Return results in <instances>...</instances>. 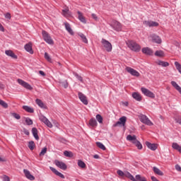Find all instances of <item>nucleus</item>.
Segmentation results:
<instances>
[{"label": "nucleus", "instance_id": "56", "mask_svg": "<svg viewBox=\"0 0 181 181\" xmlns=\"http://www.w3.org/2000/svg\"><path fill=\"white\" fill-rule=\"evenodd\" d=\"M92 18L95 19V21H97V19H98V17H97V15L95 13H92Z\"/></svg>", "mask_w": 181, "mask_h": 181}, {"label": "nucleus", "instance_id": "53", "mask_svg": "<svg viewBox=\"0 0 181 181\" xmlns=\"http://www.w3.org/2000/svg\"><path fill=\"white\" fill-rule=\"evenodd\" d=\"M23 132H24L25 135L29 136L30 134L29 130L26 129L25 128L23 129Z\"/></svg>", "mask_w": 181, "mask_h": 181}, {"label": "nucleus", "instance_id": "49", "mask_svg": "<svg viewBox=\"0 0 181 181\" xmlns=\"http://www.w3.org/2000/svg\"><path fill=\"white\" fill-rule=\"evenodd\" d=\"M61 86H62L64 88H67V87H69V83L67 81H62L61 82Z\"/></svg>", "mask_w": 181, "mask_h": 181}, {"label": "nucleus", "instance_id": "47", "mask_svg": "<svg viewBox=\"0 0 181 181\" xmlns=\"http://www.w3.org/2000/svg\"><path fill=\"white\" fill-rule=\"evenodd\" d=\"M11 117H13V118H16V119H19L21 118V115L19 114L11 112Z\"/></svg>", "mask_w": 181, "mask_h": 181}, {"label": "nucleus", "instance_id": "61", "mask_svg": "<svg viewBox=\"0 0 181 181\" xmlns=\"http://www.w3.org/2000/svg\"><path fill=\"white\" fill-rule=\"evenodd\" d=\"M151 180H152V181H158V180L156 179V177H153V176L151 177Z\"/></svg>", "mask_w": 181, "mask_h": 181}, {"label": "nucleus", "instance_id": "5", "mask_svg": "<svg viewBox=\"0 0 181 181\" xmlns=\"http://www.w3.org/2000/svg\"><path fill=\"white\" fill-rule=\"evenodd\" d=\"M111 28L114 29V30H116L117 32L121 31V29H122V26L121 25V23L113 20L112 23H110Z\"/></svg>", "mask_w": 181, "mask_h": 181}, {"label": "nucleus", "instance_id": "16", "mask_svg": "<svg viewBox=\"0 0 181 181\" xmlns=\"http://www.w3.org/2000/svg\"><path fill=\"white\" fill-rule=\"evenodd\" d=\"M23 173L25 177H27V179H29V180H35V176L30 174V171H29V170L24 169Z\"/></svg>", "mask_w": 181, "mask_h": 181}, {"label": "nucleus", "instance_id": "32", "mask_svg": "<svg viewBox=\"0 0 181 181\" xmlns=\"http://www.w3.org/2000/svg\"><path fill=\"white\" fill-rule=\"evenodd\" d=\"M124 177H128V179H129L130 180L134 181L135 180V177H134L129 172H126L124 173Z\"/></svg>", "mask_w": 181, "mask_h": 181}, {"label": "nucleus", "instance_id": "2", "mask_svg": "<svg viewBox=\"0 0 181 181\" xmlns=\"http://www.w3.org/2000/svg\"><path fill=\"white\" fill-rule=\"evenodd\" d=\"M101 44L106 52H108L109 53L112 52V45L111 42H110V41L103 38L101 40Z\"/></svg>", "mask_w": 181, "mask_h": 181}, {"label": "nucleus", "instance_id": "19", "mask_svg": "<svg viewBox=\"0 0 181 181\" xmlns=\"http://www.w3.org/2000/svg\"><path fill=\"white\" fill-rule=\"evenodd\" d=\"M78 13V19L80 21V22H82V23H87V21L86 20V17L83 16V13L81 11H77Z\"/></svg>", "mask_w": 181, "mask_h": 181}, {"label": "nucleus", "instance_id": "51", "mask_svg": "<svg viewBox=\"0 0 181 181\" xmlns=\"http://www.w3.org/2000/svg\"><path fill=\"white\" fill-rule=\"evenodd\" d=\"M45 59L47 60V62H52V58H50V56L47 52H45Z\"/></svg>", "mask_w": 181, "mask_h": 181}, {"label": "nucleus", "instance_id": "38", "mask_svg": "<svg viewBox=\"0 0 181 181\" xmlns=\"http://www.w3.org/2000/svg\"><path fill=\"white\" fill-rule=\"evenodd\" d=\"M28 148L30 151H33L35 149V141H30L28 142Z\"/></svg>", "mask_w": 181, "mask_h": 181}, {"label": "nucleus", "instance_id": "24", "mask_svg": "<svg viewBox=\"0 0 181 181\" xmlns=\"http://www.w3.org/2000/svg\"><path fill=\"white\" fill-rule=\"evenodd\" d=\"M23 110H24L27 112H29L30 114H33V112H35V110L33 107H30V106L28 105H23Z\"/></svg>", "mask_w": 181, "mask_h": 181}, {"label": "nucleus", "instance_id": "36", "mask_svg": "<svg viewBox=\"0 0 181 181\" xmlns=\"http://www.w3.org/2000/svg\"><path fill=\"white\" fill-rule=\"evenodd\" d=\"M96 145L100 148V149H102V151H105V149H107V148H105V146H104V144H103V143L100 141L96 142Z\"/></svg>", "mask_w": 181, "mask_h": 181}, {"label": "nucleus", "instance_id": "43", "mask_svg": "<svg viewBox=\"0 0 181 181\" xmlns=\"http://www.w3.org/2000/svg\"><path fill=\"white\" fill-rule=\"evenodd\" d=\"M175 66L177 69V70L179 71V73L181 74V64L177 62H175Z\"/></svg>", "mask_w": 181, "mask_h": 181}, {"label": "nucleus", "instance_id": "4", "mask_svg": "<svg viewBox=\"0 0 181 181\" xmlns=\"http://www.w3.org/2000/svg\"><path fill=\"white\" fill-rule=\"evenodd\" d=\"M140 121L142 124H145L146 125H148V127H152L153 123L149 119V118L145 115H140Z\"/></svg>", "mask_w": 181, "mask_h": 181}, {"label": "nucleus", "instance_id": "10", "mask_svg": "<svg viewBox=\"0 0 181 181\" xmlns=\"http://www.w3.org/2000/svg\"><path fill=\"white\" fill-rule=\"evenodd\" d=\"M39 118H40V121H41L42 122H44V124H45V125H47V127H48L49 128L53 127V124H52V122H50V121H49L46 117L43 115H40Z\"/></svg>", "mask_w": 181, "mask_h": 181}, {"label": "nucleus", "instance_id": "50", "mask_svg": "<svg viewBox=\"0 0 181 181\" xmlns=\"http://www.w3.org/2000/svg\"><path fill=\"white\" fill-rule=\"evenodd\" d=\"M117 175H119V176H120L121 177H124V176H125V173H124L122 170H118L117 171Z\"/></svg>", "mask_w": 181, "mask_h": 181}, {"label": "nucleus", "instance_id": "7", "mask_svg": "<svg viewBox=\"0 0 181 181\" xmlns=\"http://www.w3.org/2000/svg\"><path fill=\"white\" fill-rule=\"evenodd\" d=\"M141 90L142 93L144 94L146 97H149L150 98H155L154 93L146 88H141Z\"/></svg>", "mask_w": 181, "mask_h": 181}, {"label": "nucleus", "instance_id": "54", "mask_svg": "<svg viewBox=\"0 0 181 181\" xmlns=\"http://www.w3.org/2000/svg\"><path fill=\"white\" fill-rule=\"evenodd\" d=\"M175 169L177 170V172H181V167L179 165V164L175 165Z\"/></svg>", "mask_w": 181, "mask_h": 181}, {"label": "nucleus", "instance_id": "31", "mask_svg": "<svg viewBox=\"0 0 181 181\" xmlns=\"http://www.w3.org/2000/svg\"><path fill=\"white\" fill-rule=\"evenodd\" d=\"M35 103L38 106H40V108H46V105H45V103H43L42 100L36 99Z\"/></svg>", "mask_w": 181, "mask_h": 181}, {"label": "nucleus", "instance_id": "15", "mask_svg": "<svg viewBox=\"0 0 181 181\" xmlns=\"http://www.w3.org/2000/svg\"><path fill=\"white\" fill-rule=\"evenodd\" d=\"M146 145L148 149H151V151H156L158 149V144H151L149 141H146Z\"/></svg>", "mask_w": 181, "mask_h": 181}, {"label": "nucleus", "instance_id": "40", "mask_svg": "<svg viewBox=\"0 0 181 181\" xmlns=\"http://www.w3.org/2000/svg\"><path fill=\"white\" fill-rule=\"evenodd\" d=\"M133 144L135 145V146H136V148L138 149H140V150L142 149V148H143L142 144H141L139 141L137 140L136 141H135Z\"/></svg>", "mask_w": 181, "mask_h": 181}, {"label": "nucleus", "instance_id": "14", "mask_svg": "<svg viewBox=\"0 0 181 181\" xmlns=\"http://www.w3.org/2000/svg\"><path fill=\"white\" fill-rule=\"evenodd\" d=\"M141 52L147 56H152L153 54V51L148 47L142 48Z\"/></svg>", "mask_w": 181, "mask_h": 181}, {"label": "nucleus", "instance_id": "64", "mask_svg": "<svg viewBox=\"0 0 181 181\" xmlns=\"http://www.w3.org/2000/svg\"><path fill=\"white\" fill-rule=\"evenodd\" d=\"M0 162H4V158L0 157Z\"/></svg>", "mask_w": 181, "mask_h": 181}, {"label": "nucleus", "instance_id": "57", "mask_svg": "<svg viewBox=\"0 0 181 181\" xmlns=\"http://www.w3.org/2000/svg\"><path fill=\"white\" fill-rule=\"evenodd\" d=\"M5 18H6V19H11V13H7L5 15Z\"/></svg>", "mask_w": 181, "mask_h": 181}, {"label": "nucleus", "instance_id": "28", "mask_svg": "<svg viewBox=\"0 0 181 181\" xmlns=\"http://www.w3.org/2000/svg\"><path fill=\"white\" fill-rule=\"evenodd\" d=\"M172 148L173 149H175V151H178V152L181 153V146L179 145L177 143H173Z\"/></svg>", "mask_w": 181, "mask_h": 181}, {"label": "nucleus", "instance_id": "20", "mask_svg": "<svg viewBox=\"0 0 181 181\" xmlns=\"http://www.w3.org/2000/svg\"><path fill=\"white\" fill-rule=\"evenodd\" d=\"M24 49L26 50V52H28L30 54H33V49H32L31 43L26 44L24 46Z\"/></svg>", "mask_w": 181, "mask_h": 181}, {"label": "nucleus", "instance_id": "9", "mask_svg": "<svg viewBox=\"0 0 181 181\" xmlns=\"http://www.w3.org/2000/svg\"><path fill=\"white\" fill-rule=\"evenodd\" d=\"M126 71H127V73H129V74L134 76V77H139L140 76L139 72L129 66L126 67Z\"/></svg>", "mask_w": 181, "mask_h": 181}, {"label": "nucleus", "instance_id": "26", "mask_svg": "<svg viewBox=\"0 0 181 181\" xmlns=\"http://www.w3.org/2000/svg\"><path fill=\"white\" fill-rule=\"evenodd\" d=\"M89 125L90 127H92V128H95V127H97V125H98V124L97 123V120H95V119L91 118L89 120Z\"/></svg>", "mask_w": 181, "mask_h": 181}, {"label": "nucleus", "instance_id": "25", "mask_svg": "<svg viewBox=\"0 0 181 181\" xmlns=\"http://www.w3.org/2000/svg\"><path fill=\"white\" fill-rule=\"evenodd\" d=\"M65 25V29L69 32L70 35H74V33L73 32V30L71 29V27L70 26V24L69 23H64Z\"/></svg>", "mask_w": 181, "mask_h": 181}, {"label": "nucleus", "instance_id": "22", "mask_svg": "<svg viewBox=\"0 0 181 181\" xmlns=\"http://www.w3.org/2000/svg\"><path fill=\"white\" fill-rule=\"evenodd\" d=\"M127 140L129 141V142H132V144H134L135 141H136L138 139H136V136L135 135H127Z\"/></svg>", "mask_w": 181, "mask_h": 181}, {"label": "nucleus", "instance_id": "55", "mask_svg": "<svg viewBox=\"0 0 181 181\" xmlns=\"http://www.w3.org/2000/svg\"><path fill=\"white\" fill-rule=\"evenodd\" d=\"M3 180L4 181H10L11 180L9 179V177L4 175Z\"/></svg>", "mask_w": 181, "mask_h": 181}, {"label": "nucleus", "instance_id": "45", "mask_svg": "<svg viewBox=\"0 0 181 181\" xmlns=\"http://www.w3.org/2000/svg\"><path fill=\"white\" fill-rule=\"evenodd\" d=\"M96 119L99 124H103V116L101 115H97Z\"/></svg>", "mask_w": 181, "mask_h": 181}, {"label": "nucleus", "instance_id": "13", "mask_svg": "<svg viewBox=\"0 0 181 181\" xmlns=\"http://www.w3.org/2000/svg\"><path fill=\"white\" fill-rule=\"evenodd\" d=\"M143 24L145 25L146 26H149V28L159 26V23H156L155 21H145L143 22Z\"/></svg>", "mask_w": 181, "mask_h": 181}, {"label": "nucleus", "instance_id": "34", "mask_svg": "<svg viewBox=\"0 0 181 181\" xmlns=\"http://www.w3.org/2000/svg\"><path fill=\"white\" fill-rule=\"evenodd\" d=\"M158 64V66H161L162 67H168L169 66V62L159 61Z\"/></svg>", "mask_w": 181, "mask_h": 181}, {"label": "nucleus", "instance_id": "48", "mask_svg": "<svg viewBox=\"0 0 181 181\" xmlns=\"http://www.w3.org/2000/svg\"><path fill=\"white\" fill-rule=\"evenodd\" d=\"M47 152V148L45 147L42 149L41 152L40 153V156H44Z\"/></svg>", "mask_w": 181, "mask_h": 181}, {"label": "nucleus", "instance_id": "21", "mask_svg": "<svg viewBox=\"0 0 181 181\" xmlns=\"http://www.w3.org/2000/svg\"><path fill=\"white\" fill-rule=\"evenodd\" d=\"M33 136H34L35 139H36V141H39V135H37L38 132H37V129L36 127H33L31 131Z\"/></svg>", "mask_w": 181, "mask_h": 181}, {"label": "nucleus", "instance_id": "6", "mask_svg": "<svg viewBox=\"0 0 181 181\" xmlns=\"http://www.w3.org/2000/svg\"><path fill=\"white\" fill-rule=\"evenodd\" d=\"M127 122V117L123 116L119 119L115 124H113V127L115 128L116 127H125V124Z\"/></svg>", "mask_w": 181, "mask_h": 181}, {"label": "nucleus", "instance_id": "23", "mask_svg": "<svg viewBox=\"0 0 181 181\" xmlns=\"http://www.w3.org/2000/svg\"><path fill=\"white\" fill-rule=\"evenodd\" d=\"M5 54L7 56H9L10 57H12V59H18V56H16L15 54V53H13V52H12V50H6Z\"/></svg>", "mask_w": 181, "mask_h": 181}, {"label": "nucleus", "instance_id": "35", "mask_svg": "<svg viewBox=\"0 0 181 181\" xmlns=\"http://www.w3.org/2000/svg\"><path fill=\"white\" fill-rule=\"evenodd\" d=\"M134 181H146V178H145L144 177H141L140 175H136Z\"/></svg>", "mask_w": 181, "mask_h": 181}, {"label": "nucleus", "instance_id": "29", "mask_svg": "<svg viewBox=\"0 0 181 181\" xmlns=\"http://www.w3.org/2000/svg\"><path fill=\"white\" fill-rule=\"evenodd\" d=\"M153 170L156 175H158V176H163V172L160 170L157 167H153Z\"/></svg>", "mask_w": 181, "mask_h": 181}, {"label": "nucleus", "instance_id": "59", "mask_svg": "<svg viewBox=\"0 0 181 181\" xmlns=\"http://www.w3.org/2000/svg\"><path fill=\"white\" fill-rule=\"evenodd\" d=\"M0 30L1 32H4L5 31V29L4 28V26L1 24H0Z\"/></svg>", "mask_w": 181, "mask_h": 181}, {"label": "nucleus", "instance_id": "63", "mask_svg": "<svg viewBox=\"0 0 181 181\" xmlns=\"http://www.w3.org/2000/svg\"><path fill=\"white\" fill-rule=\"evenodd\" d=\"M177 122L181 125V118L177 119Z\"/></svg>", "mask_w": 181, "mask_h": 181}, {"label": "nucleus", "instance_id": "41", "mask_svg": "<svg viewBox=\"0 0 181 181\" xmlns=\"http://www.w3.org/2000/svg\"><path fill=\"white\" fill-rule=\"evenodd\" d=\"M64 156H66L67 158H73V153L71 151H65L64 152Z\"/></svg>", "mask_w": 181, "mask_h": 181}, {"label": "nucleus", "instance_id": "33", "mask_svg": "<svg viewBox=\"0 0 181 181\" xmlns=\"http://www.w3.org/2000/svg\"><path fill=\"white\" fill-rule=\"evenodd\" d=\"M62 15L65 17H67L70 15V10H69V8H66L62 10Z\"/></svg>", "mask_w": 181, "mask_h": 181}, {"label": "nucleus", "instance_id": "1", "mask_svg": "<svg viewBox=\"0 0 181 181\" xmlns=\"http://www.w3.org/2000/svg\"><path fill=\"white\" fill-rule=\"evenodd\" d=\"M127 47L130 50L133 52H141V47L138 43H136L134 40H128L126 42Z\"/></svg>", "mask_w": 181, "mask_h": 181}, {"label": "nucleus", "instance_id": "12", "mask_svg": "<svg viewBox=\"0 0 181 181\" xmlns=\"http://www.w3.org/2000/svg\"><path fill=\"white\" fill-rule=\"evenodd\" d=\"M78 98L84 104V105H88V100H87V97L83 94V93L79 92L78 93Z\"/></svg>", "mask_w": 181, "mask_h": 181}, {"label": "nucleus", "instance_id": "27", "mask_svg": "<svg viewBox=\"0 0 181 181\" xmlns=\"http://www.w3.org/2000/svg\"><path fill=\"white\" fill-rule=\"evenodd\" d=\"M132 97L133 98H134V100H136V101H141L142 100V97L141 96V95L138 93H132Z\"/></svg>", "mask_w": 181, "mask_h": 181}, {"label": "nucleus", "instance_id": "37", "mask_svg": "<svg viewBox=\"0 0 181 181\" xmlns=\"http://www.w3.org/2000/svg\"><path fill=\"white\" fill-rule=\"evenodd\" d=\"M155 56H158V57H163V56H165V53L162 50L156 51L155 52Z\"/></svg>", "mask_w": 181, "mask_h": 181}, {"label": "nucleus", "instance_id": "17", "mask_svg": "<svg viewBox=\"0 0 181 181\" xmlns=\"http://www.w3.org/2000/svg\"><path fill=\"white\" fill-rule=\"evenodd\" d=\"M151 39L153 43H157L158 45H160V43H162V40L160 37L155 34L151 35Z\"/></svg>", "mask_w": 181, "mask_h": 181}, {"label": "nucleus", "instance_id": "30", "mask_svg": "<svg viewBox=\"0 0 181 181\" xmlns=\"http://www.w3.org/2000/svg\"><path fill=\"white\" fill-rule=\"evenodd\" d=\"M78 36L81 37L82 42H83V43H88V40H87V37H86V35L81 33H79Z\"/></svg>", "mask_w": 181, "mask_h": 181}, {"label": "nucleus", "instance_id": "44", "mask_svg": "<svg viewBox=\"0 0 181 181\" xmlns=\"http://www.w3.org/2000/svg\"><path fill=\"white\" fill-rule=\"evenodd\" d=\"M0 105L3 107V108H8V103H6L5 101L0 99Z\"/></svg>", "mask_w": 181, "mask_h": 181}, {"label": "nucleus", "instance_id": "8", "mask_svg": "<svg viewBox=\"0 0 181 181\" xmlns=\"http://www.w3.org/2000/svg\"><path fill=\"white\" fill-rule=\"evenodd\" d=\"M18 83L20 84V86H22V87L26 88V90H33V88L32 86H30V84L28 83V82H25L22 79H18Z\"/></svg>", "mask_w": 181, "mask_h": 181}, {"label": "nucleus", "instance_id": "58", "mask_svg": "<svg viewBox=\"0 0 181 181\" xmlns=\"http://www.w3.org/2000/svg\"><path fill=\"white\" fill-rule=\"evenodd\" d=\"M0 88H1V90H4V88H5V85H4L2 83L0 82Z\"/></svg>", "mask_w": 181, "mask_h": 181}, {"label": "nucleus", "instance_id": "18", "mask_svg": "<svg viewBox=\"0 0 181 181\" xmlns=\"http://www.w3.org/2000/svg\"><path fill=\"white\" fill-rule=\"evenodd\" d=\"M50 170L54 173L57 176H59V177H61V179H64V175H63L62 173L59 172L56 168L53 167H49Z\"/></svg>", "mask_w": 181, "mask_h": 181}, {"label": "nucleus", "instance_id": "62", "mask_svg": "<svg viewBox=\"0 0 181 181\" xmlns=\"http://www.w3.org/2000/svg\"><path fill=\"white\" fill-rule=\"evenodd\" d=\"M93 158H94L95 159H99V158H100V156H98V154H96V155H95V156H93Z\"/></svg>", "mask_w": 181, "mask_h": 181}, {"label": "nucleus", "instance_id": "11", "mask_svg": "<svg viewBox=\"0 0 181 181\" xmlns=\"http://www.w3.org/2000/svg\"><path fill=\"white\" fill-rule=\"evenodd\" d=\"M54 163L57 168H59V169H62V170H66L67 169V165L66 163H63V161H59V160H56L54 161Z\"/></svg>", "mask_w": 181, "mask_h": 181}, {"label": "nucleus", "instance_id": "3", "mask_svg": "<svg viewBox=\"0 0 181 181\" xmlns=\"http://www.w3.org/2000/svg\"><path fill=\"white\" fill-rule=\"evenodd\" d=\"M42 35L46 43H48V45H53L54 43L52 39V37H50V35H49L47 32L42 30Z\"/></svg>", "mask_w": 181, "mask_h": 181}, {"label": "nucleus", "instance_id": "39", "mask_svg": "<svg viewBox=\"0 0 181 181\" xmlns=\"http://www.w3.org/2000/svg\"><path fill=\"white\" fill-rule=\"evenodd\" d=\"M78 165L79 166V168H81L82 169H84V168H86V163L83 162L81 160H78Z\"/></svg>", "mask_w": 181, "mask_h": 181}, {"label": "nucleus", "instance_id": "60", "mask_svg": "<svg viewBox=\"0 0 181 181\" xmlns=\"http://www.w3.org/2000/svg\"><path fill=\"white\" fill-rule=\"evenodd\" d=\"M39 73L41 76H46L43 71H39Z\"/></svg>", "mask_w": 181, "mask_h": 181}, {"label": "nucleus", "instance_id": "42", "mask_svg": "<svg viewBox=\"0 0 181 181\" xmlns=\"http://www.w3.org/2000/svg\"><path fill=\"white\" fill-rule=\"evenodd\" d=\"M74 76L81 83H83V77L81 76L78 75V74L74 72Z\"/></svg>", "mask_w": 181, "mask_h": 181}, {"label": "nucleus", "instance_id": "52", "mask_svg": "<svg viewBox=\"0 0 181 181\" xmlns=\"http://www.w3.org/2000/svg\"><path fill=\"white\" fill-rule=\"evenodd\" d=\"M171 85L175 88V90L180 87L177 83H176L175 81H171Z\"/></svg>", "mask_w": 181, "mask_h": 181}, {"label": "nucleus", "instance_id": "46", "mask_svg": "<svg viewBox=\"0 0 181 181\" xmlns=\"http://www.w3.org/2000/svg\"><path fill=\"white\" fill-rule=\"evenodd\" d=\"M25 123L27 125H33V121L29 117L25 119Z\"/></svg>", "mask_w": 181, "mask_h": 181}]
</instances>
